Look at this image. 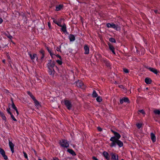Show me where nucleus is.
<instances>
[{
	"instance_id": "9b49d317",
	"label": "nucleus",
	"mask_w": 160,
	"mask_h": 160,
	"mask_svg": "<svg viewBox=\"0 0 160 160\" xmlns=\"http://www.w3.org/2000/svg\"><path fill=\"white\" fill-rule=\"evenodd\" d=\"M40 53V60L41 61H42L44 60L45 52L43 50H41L39 51Z\"/></svg>"
},
{
	"instance_id": "4be33fe9",
	"label": "nucleus",
	"mask_w": 160,
	"mask_h": 160,
	"mask_svg": "<svg viewBox=\"0 0 160 160\" xmlns=\"http://www.w3.org/2000/svg\"><path fill=\"white\" fill-rule=\"evenodd\" d=\"M63 7V5L62 4H60L58 5H56L55 7V10L58 11L62 9Z\"/></svg>"
},
{
	"instance_id": "f8f14e48",
	"label": "nucleus",
	"mask_w": 160,
	"mask_h": 160,
	"mask_svg": "<svg viewBox=\"0 0 160 160\" xmlns=\"http://www.w3.org/2000/svg\"><path fill=\"white\" fill-rule=\"evenodd\" d=\"M107 44L108 46L109 49L114 54H115L116 53L115 52V48L109 42H108Z\"/></svg>"
},
{
	"instance_id": "39448f33",
	"label": "nucleus",
	"mask_w": 160,
	"mask_h": 160,
	"mask_svg": "<svg viewBox=\"0 0 160 160\" xmlns=\"http://www.w3.org/2000/svg\"><path fill=\"white\" fill-rule=\"evenodd\" d=\"M59 144L63 148H67L69 146L68 141L65 139H62L60 140L59 142Z\"/></svg>"
},
{
	"instance_id": "58836bf2",
	"label": "nucleus",
	"mask_w": 160,
	"mask_h": 160,
	"mask_svg": "<svg viewBox=\"0 0 160 160\" xmlns=\"http://www.w3.org/2000/svg\"><path fill=\"white\" fill-rule=\"evenodd\" d=\"M61 48V46H59L57 47L56 48V50L58 51H59L61 52V51L60 50V48Z\"/></svg>"
},
{
	"instance_id": "0e129e2a",
	"label": "nucleus",
	"mask_w": 160,
	"mask_h": 160,
	"mask_svg": "<svg viewBox=\"0 0 160 160\" xmlns=\"http://www.w3.org/2000/svg\"><path fill=\"white\" fill-rule=\"evenodd\" d=\"M38 160H42V159H39ZM44 160H47L45 158V159H44Z\"/></svg>"
},
{
	"instance_id": "4c0bfd02",
	"label": "nucleus",
	"mask_w": 160,
	"mask_h": 160,
	"mask_svg": "<svg viewBox=\"0 0 160 160\" xmlns=\"http://www.w3.org/2000/svg\"><path fill=\"white\" fill-rule=\"evenodd\" d=\"M124 102H127L128 103L130 102L129 101H120V102L121 104H122Z\"/></svg>"
},
{
	"instance_id": "603ef678",
	"label": "nucleus",
	"mask_w": 160,
	"mask_h": 160,
	"mask_svg": "<svg viewBox=\"0 0 160 160\" xmlns=\"http://www.w3.org/2000/svg\"><path fill=\"white\" fill-rule=\"evenodd\" d=\"M47 50H48V52L49 53V52H51V50L49 49L48 47H47Z\"/></svg>"
},
{
	"instance_id": "864d4df0",
	"label": "nucleus",
	"mask_w": 160,
	"mask_h": 160,
	"mask_svg": "<svg viewBox=\"0 0 160 160\" xmlns=\"http://www.w3.org/2000/svg\"><path fill=\"white\" fill-rule=\"evenodd\" d=\"M120 88H121L122 89L124 87L123 86V85H119L118 86Z\"/></svg>"
},
{
	"instance_id": "5701e85b",
	"label": "nucleus",
	"mask_w": 160,
	"mask_h": 160,
	"mask_svg": "<svg viewBox=\"0 0 160 160\" xmlns=\"http://www.w3.org/2000/svg\"><path fill=\"white\" fill-rule=\"evenodd\" d=\"M68 37L70 42L74 41L75 39V36L72 34H70L69 35Z\"/></svg>"
},
{
	"instance_id": "79ce46f5",
	"label": "nucleus",
	"mask_w": 160,
	"mask_h": 160,
	"mask_svg": "<svg viewBox=\"0 0 160 160\" xmlns=\"http://www.w3.org/2000/svg\"><path fill=\"white\" fill-rule=\"evenodd\" d=\"M51 18L53 20V22L56 24H57V23L58 22L54 18H53L52 17Z\"/></svg>"
},
{
	"instance_id": "c85d7f7f",
	"label": "nucleus",
	"mask_w": 160,
	"mask_h": 160,
	"mask_svg": "<svg viewBox=\"0 0 160 160\" xmlns=\"http://www.w3.org/2000/svg\"><path fill=\"white\" fill-rule=\"evenodd\" d=\"M109 40L110 42H112L115 43L116 42V40L115 39L112 38H110L109 39Z\"/></svg>"
},
{
	"instance_id": "6e6d98bb",
	"label": "nucleus",
	"mask_w": 160,
	"mask_h": 160,
	"mask_svg": "<svg viewBox=\"0 0 160 160\" xmlns=\"http://www.w3.org/2000/svg\"><path fill=\"white\" fill-rule=\"evenodd\" d=\"M135 48H136V51H137V52H139V50H138V48L137 47H136L135 46Z\"/></svg>"
},
{
	"instance_id": "052dcab7",
	"label": "nucleus",
	"mask_w": 160,
	"mask_h": 160,
	"mask_svg": "<svg viewBox=\"0 0 160 160\" xmlns=\"http://www.w3.org/2000/svg\"><path fill=\"white\" fill-rule=\"evenodd\" d=\"M124 90H126V89L124 87H123V88H122Z\"/></svg>"
},
{
	"instance_id": "e433bc0d",
	"label": "nucleus",
	"mask_w": 160,
	"mask_h": 160,
	"mask_svg": "<svg viewBox=\"0 0 160 160\" xmlns=\"http://www.w3.org/2000/svg\"><path fill=\"white\" fill-rule=\"evenodd\" d=\"M120 100H129V99L127 97H124L122 98H120Z\"/></svg>"
},
{
	"instance_id": "680f3d73",
	"label": "nucleus",
	"mask_w": 160,
	"mask_h": 160,
	"mask_svg": "<svg viewBox=\"0 0 160 160\" xmlns=\"http://www.w3.org/2000/svg\"><path fill=\"white\" fill-rule=\"evenodd\" d=\"M36 60H37V62H38V57H36Z\"/></svg>"
},
{
	"instance_id": "a211bd4d",
	"label": "nucleus",
	"mask_w": 160,
	"mask_h": 160,
	"mask_svg": "<svg viewBox=\"0 0 160 160\" xmlns=\"http://www.w3.org/2000/svg\"><path fill=\"white\" fill-rule=\"evenodd\" d=\"M102 155L106 160H110V156L107 152L104 151L102 153Z\"/></svg>"
},
{
	"instance_id": "bf43d9fd",
	"label": "nucleus",
	"mask_w": 160,
	"mask_h": 160,
	"mask_svg": "<svg viewBox=\"0 0 160 160\" xmlns=\"http://www.w3.org/2000/svg\"><path fill=\"white\" fill-rule=\"evenodd\" d=\"M55 67H56V69L58 71L59 70V68H58L57 67V66H55Z\"/></svg>"
},
{
	"instance_id": "a19ab883",
	"label": "nucleus",
	"mask_w": 160,
	"mask_h": 160,
	"mask_svg": "<svg viewBox=\"0 0 160 160\" xmlns=\"http://www.w3.org/2000/svg\"><path fill=\"white\" fill-rule=\"evenodd\" d=\"M6 36L9 39L11 40L12 38V37L11 35L9 34V35H6Z\"/></svg>"
},
{
	"instance_id": "5fc2aeb1",
	"label": "nucleus",
	"mask_w": 160,
	"mask_h": 160,
	"mask_svg": "<svg viewBox=\"0 0 160 160\" xmlns=\"http://www.w3.org/2000/svg\"><path fill=\"white\" fill-rule=\"evenodd\" d=\"M3 21V19L0 18V24H1Z\"/></svg>"
},
{
	"instance_id": "13d9d810",
	"label": "nucleus",
	"mask_w": 160,
	"mask_h": 160,
	"mask_svg": "<svg viewBox=\"0 0 160 160\" xmlns=\"http://www.w3.org/2000/svg\"><path fill=\"white\" fill-rule=\"evenodd\" d=\"M154 12L155 13H158V11L157 10H154Z\"/></svg>"
},
{
	"instance_id": "e2e57ef3",
	"label": "nucleus",
	"mask_w": 160,
	"mask_h": 160,
	"mask_svg": "<svg viewBox=\"0 0 160 160\" xmlns=\"http://www.w3.org/2000/svg\"><path fill=\"white\" fill-rule=\"evenodd\" d=\"M138 92H140L141 91V89L140 88H139L138 89Z\"/></svg>"
},
{
	"instance_id": "7c9ffc66",
	"label": "nucleus",
	"mask_w": 160,
	"mask_h": 160,
	"mask_svg": "<svg viewBox=\"0 0 160 160\" xmlns=\"http://www.w3.org/2000/svg\"><path fill=\"white\" fill-rule=\"evenodd\" d=\"M154 112L156 114L159 115L160 114V111L159 110L156 109L154 111Z\"/></svg>"
},
{
	"instance_id": "49530a36",
	"label": "nucleus",
	"mask_w": 160,
	"mask_h": 160,
	"mask_svg": "<svg viewBox=\"0 0 160 160\" xmlns=\"http://www.w3.org/2000/svg\"><path fill=\"white\" fill-rule=\"evenodd\" d=\"M55 55L57 58H59L60 60H62V57L60 55H59L58 54H57Z\"/></svg>"
},
{
	"instance_id": "f3484780",
	"label": "nucleus",
	"mask_w": 160,
	"mask_h": 160,
	"mask_svg": "<svg viewBox=\"0 0 160 160\" xmlns=\"http://www.w3.org/2000/svg\"><path fill=\"white\" fill-rule=\"evenodd\" d=\"M48 72L49 75L52 77H54L55 73L54 69H48Z\"/></svg>"
},
{
	"instance_id": "cd10ccee",
	"label": "nucleus",
	"mask_w": 160,
	"mask_h": 160,
	"mask_svg": "<svg viewBox=\"0 0 160 160\" xmlns=\"http://www.w3.org/2000/svg\"><path fill=\"white\" fill-rule=\"evenodd\" d=\"M0 114L2 119L4 120L5 122L7 121L6 118V116H5L4 114L2 112H0Z\"/></svg>"
},
{
	"instance_id": "4d7b16f0",
	"label": "nucleus",
	"mask_w": 160,
	"mask_h": 160,
	"mask_svg": "<svg viewBox=\"0 0 160 160\" xmlns=\"http://www.w3.org/2000/svg\"><path fill=\"white\" fill-rule=\"evenodd\" d=\"M15 110L16 111L17 115H18V114H19V112H18V111L17 108Z\"/></svg>"
},
{
	"instance_id": "412c9836",
	"label": "nucleus",
	"mask_w": 160,
	"mask_h": 160,
	"mask_svg": "<svg viewBox=\"0 0 160 160\" xmlns=\"http://www.w3.org/2000/svg\"><path fill=\"white\" fill-rule=\"evenodd\" d=\"M62 28L61 29V31L63 32L66 33H68V32L67 30V27L66 24L64 23L63 25L61 27Z\"/></svg>"
},
{
	"instance_id": "dca6fc26",
	"label": "nucleus",
	"mask_w": 160,
	"mask_h": 160,
	"mask_svg": "<svg viewBox=\"0 0 160 160\" xmlns=\"http://www.w3.org/2000/svg\"><path fill=\"white\" fill-rule=\"evenodd\" d=\"M0 153L2 155L5 160L8 159V157L5 155V153L4 150L0 148Z\"/></svg>"
},
{
	"instance_id": "774afa93",
	"label": "nucleus",
	"mask_w": 160,
	"mask_h": 160,
	"mask_svg": "<svg viewBox=\"0 0 160 160\" xmlns=\"http://www.w3.org/2000/svg\"><path fill=\"white\" fill-rule=\"evenodd\" d=\"M101 101H97L98 102H101Z\"/></svg>"
},
{
	"instance_id": "3c124183",
	"label": "nucleus",
	"mask_w": 160,
	"mask_h": 160,
	"mask_svg": "<svg viewBox=\"0 0 160 160\" xmlns=\"http://www.w3.org/2000/svg\"><path fill=\"white\" fill-rule=\"evenodd\" d=\"M63 20L62 18H61L59 19H58V22L59 23H61L62 21V20Z\"/></svg>"
},
{
	"instance_id": "72a5a7b5",
	"label": "nucleus",
	"mask_w": 160,
	"mask_h": 160,
	"mask_svg": "<svg viewBox=\"0 0 160 160\" xmlns=\"http://www.w3.org/2000/svg\"><path fill=\"white\" fill-rule=\"evenodd\" d=\"M10 115H11V118L13 121H17V120L15 118L14 116L12 113H11V114H10Z\"/></svg>"
},
{
	"instance_id": "f03ea898",
	"label": "nucleus",
	"mask_w": 160,
	"mask_h": 160,
	"mask_svg": "<svg viewBox=\"0 0 160 160\" xmlns=\"http://www.w3.org/2000/svg\"><path fill=\"white\" fill-rule=\"evenodd\" d=\"M107 27L108 28H112L114 29L117 31H118L120 30V28L118 25H116L113 23H108L106 24Z\"/></svg>"
},
{
	"instance_id": "2eb2a0df",
	"label": "nucleus",
	"mask_w": 160,
	"mask_h": 160,
	"mask_svg": "<svg viewBox=\"0 0 160 160\" xmlns=\"http://www.w3.org/2000/svg\"><path fill=\"white\" fill-rule=\"evenodd\" d=\"M9 146L10 148L11 151L13 153L14 152V145L12 141H11L9 139L8 140Z\"/></svg>"
},
{
	"instance_id": "69168bd1",
	"label": "nucleus",
	"mask_w": 160,
	"mask_h": 160,
	"mask_svg": "<svg viewBox=\"0 0 160 160\" xmlns=\"http://www.w3.org/2000/svg\"><path fill=\"white\" fill-rule=\"evenodd\" d=\"M11 42H12V43H13V44H15V43L13 42L12 40V39L11 40Z\"/></svg>"
},
{
	"instance_id": "f257e3e1",
	"label": "nucleus",
	"mask_w": 160,
	"mask_h": 160,
	"mask_svg": "<svg viewBox=\"0 0 160 160\" xmlns=\"http://www.w3.org/2000/svg\"><path fill=\"white\" fill-rule=\"evenodd\" d=\"M112 142L109 144L110 146L111 147H115L116 145H118L119 148H121L123 146V143L122 141L119 139L110 140Z\"/></svg>"
},
{
	"instance_id": "bb28decb",
	"label": "nucleus",
	"mask_w": 160,
	"mask_h": 160,
	"mask_svg": "<svg viewBox=\"0 0 160 160\" xmlns=\"http://www.w3.org/2000/svg\"><path fill=\"white\" fill-rule=\"evenodd\" d=\"M28 95L32 99V100H36L32 93L30 91L27 92Z\"/></svg>"
},
{
	"instance_id": "338daca9",
	"label": "nucleus",
	"mask_w": 160,
	"mask_h": 160,
	"mask_svg": "<svg viewBox=\"0 0 160 160\" xmlns=\"http://www.w3.org/2000/svg\"><path fill=\"white\" fill-rule=\"evenodd\" d=\"M2 62H3V63H5V60H2Z\"/></svg>"
},
{
	"instance_id": "09e8293b",
	"label": "nucleus",
	"mask_w": 160,
	"mask_h": 160,
	"mask_svg": "<svg viewBox=\"0 0 160 160\" xmlns=\"http://www.w3.org/2000/svg\"><path fill=\"white\" fill-rule=\"evenodd\" d=\"M61 23H59V22H58L57 23V25L59 26V27H61L62 26V25L61 24Z\"/></svg>"
},
{
	"instance_id": "393cba45",
	"label": "nucleus",
	"mask_w": 160,
	"mask_h": 160,
	"mask_svg": "<svg viewBox=\"0 0 160 160\" xmlns=\"http://www.w3.org/2000/svg\"><path fill=\"white\" fill-rule=\"evenodd\" d=\"M67 151L72 156H75L76 155L75 152L72 149H68L67 150Z\"/></svg>"
},
{
	"instance_id": "ddd939ff",
	"label": "nucleus",
	"mask_w": 160,
	"mask_h": 160,
	"mask_svg": "<svg viewBox=\"0 0 160 160\" xmlns=\"http://www.w3.org/2000/svg\"><path fill=\"white\" fill-rule=\"evenodd\" d=\"M111 156V159L112 160H119L118 156V154L113 152L110 153Z\"/></svg>"
},
{
	"instance_id": "2f4dec72",
	"label": "nucleus",
	"mask_w": 160,
	"mask_h": 160,
	"mask_svg": "<svg viewBox=\"0 0 160 160\" xmlns=\"http://www.w3.org/2000/svg\"><path fill=\"white\" fill-rule=\"evenodd\" d=\"M12 101V108L14 110L16 109H17V107H16L14 103L13 102V101Z\"/></svg>"
},
{
	"instance_id": "7ed1b4c3",
	"label": "nucleus",
	"mask_w": 160,
	"mask_h": 160,
	"mask_svg": "<svg viewBox=\"0 0 160 160\" xmlns=\"http://www.w3.org/2000/svg\"><path fill=\"white\" fill-rule=\"evenodd\" d=\"M56 62L54 61L50 60L48 61L47 64V67L48 69H54L53 68L55 67Z\"/></svg>"
},
{
	"instance_id": "6ab92c4d",
	"label": "nucleus",
	"mask_w": 160,
	"mask_h": 160,
	"mask_svg": "<svg viewBox=\"0 0 160 160\" xmlns=\"http://www.w3.org/2000/svg\"><path fill=\"white\" fill-rule=\"evenodd\" d=\"M33 101L34 105L37 109H39L42 106L41 102H39L38 101Z\"/></svg>"
},
{
	"instance_id": "ea45409f",
	"label": "nucleus",
	"mask_w": 160,
	"mask_h": 160,
	"mask_svg": "<svg viewBox=\"0 0 160 160\" xmlns=\"http://www.w3.org/2000/svg\"><path fill=\"white\" fill-rule=\"evenodd\" d=\"M7 112L9 114H11V113H12L10 111V108L7 109Z\"/></svg>"
},
{
	"instance_id": "0eeeda50",
	"label": "nucleus",
	"mask_w": 160,
	"mask_h": 160,
	"mask_svg": "<svg viewBox=\"0 0 160 160\" xmlns=\"http://www.w3.org/2000/svg\"><path fill=\"white\" fill-rule=\"evenodd\" d=\"M111 131L113 133L114 136L111 137L110 140L119 139L120 138L121 135L118 133L113 130H111Z\"/></svg>"
},
{
	"instance_id": "473e14b6",
	"label": "nucleus",
	"mask_w": 160,
	"mask_h": 160,
	"mask_svg": "<svg viewBox=\"0 0 160 160\" xmlns=\"http://www.w3.org/2000/svg\"><path fill=\"white\" fill-rule=\"evenodd\" d=\"M136 125L138 129H140L142 127V124L141 123H138L136 124Z\"/></svg>"
},
{
	"instance_id": "423d86ee",
	"label": "nucleus",
	"mask_w": 160,
	"mask_h": 160,
	"mask_svg": "<svg viewBox=\"0 0 160 160\" xmlns=\"http://www.w3.org/2000/svg\"><path fill=\"white\" fill-rule=\"evenodd\" d=\"M61 102L62 103H64L65 104L68 110H70L72 109V105L70 101H62Z\"/></svg>"
},
{
	"instance_id": "b1692460",
	"label": "nucleus",
	"mask_w": 160,
	"mask_h": 160,
	"mask_svg": "<svg viewBox=\"0 0 160 160\" xmlns=\"http://www.w3.org/2000/svg\"><path fill=\"white\" fill-rule=\"evenodd\" d=\"M150 136L151 137V138L152 142H155V141H156V138L154 134L152 132L150 134Z\"/></svg>"
},
{
	"instance_id": "de8ad7c7",
	"label": "nucleus",
	"mask_w": 160,
	"mask_h": 160,
	"mask_svg": "<svg viewBox=\"0 0 160 160\" xmlns=\"http://www.w3.org/2000/svg\"><path fill=\"white\" fill-rule=\"evenodd\" d=\"M97 129L98 130L99 132H101L102 130V129L99 127H98L97 128Z\"/></svg>"
},
{
	"instance_id": "a18cd8bd",
	"label": "nucleus",
	"mask_w": 160,
	"mask_h": 160,
	"mask_svg": "<svg viewBox=\"0 0 160 160\" xmlns=\"http://www.w3.org/2000/svg\"><path fill=\"white\" fill-rule=\"evenodd\" d=\"M48 26L49 27V28L50 29L51 28V24L50 22H48Z\"/></svg>"
},
{
	"instance_id": "37998d69",
	"label": "nucleus",
	"mask_w": 160,
	"mask_h": 160,
	"mask_svg": "<svg viewBox=\"0 0 160 160\" xmlns=\"http://www.w3.org/2000/svg\"><path fill=\"white\" fill-rule=\"evenodd\" d=\"M139 112L140 113H142L143 114H145V112L143 109L139 110Z\"/></svg>"
},
{
	"instance_id": "a878e982",
	"label": "nucleus",
	"mask_w": 160,
	"mask_h": 160,
	"mask_svg": "<svg viewBox=\"0 0 160 160\" xmlns=\"http://www.w3.org/2000/svg\"><path fill=\"white\" fill-rule=\"evenodd\" d=\"M152 82L151 79L149 78H146L145 79V82L147 84H150Z\"/></svg>"
},
{
	"instance_id": "4468645a",
	"label": "nucleus",
	"mask_w": 160,
	"mask_h": 160,
	"mask_svg": "<svg viewBox=\"0 0 160 160\" xmlns=\"http://www.w3.org/2000/svg\"><path fill=\"white\" fill-rule=\"evenodd\" d=\"M84 54H88L89 53V48L87 44H85L84 45Z\"/></svg>"
},
{
	"instance_id": "c9c22d12",
	"label": "nucleus",
	"mask_w": 160,
	"mask_h": 160,
	"mask_svg": "<svg viewBox=\"0 0 160 160\" xmlns=\"http://www.w3.org/2000/svg\"><path fill=\"white\" fill-rule=\"evenodd\" d=\"M56 62L60 65H62V62L61 60H56Z\"/></svg>"
},
{
	"instance_id": "9d476101",
	"label": "nucleus",
	"mask_w": 160,
	"mask_h": 160,
	"mask_svg": "<svg viewBox=\"0 0 160 160\" xmlns=\"http://www.w3.org/2000/svg\"><path fill=\"white\" fill-rule=\"evenodd\" d=\"M92 96L93 98H97L96 100H102V97L100 96H98V94L95 90L93 91Z\"/></svg>"
},
{
	"instance_id": "20e7f679",
	"label": "nucleus",
	"mask_w": 160,
	"mask_h": 160,
	"mask_svg": "<svg viewBox=\"0 0 160 160\" xmlns=\"http://www.w3.org/2000/svg\"><path fill=\"white\" fill-rule=\"evenodd\" d=\"M100 60L101 62H102V63H103L104 64H105V65L108 68H111V64L110 63L108 59L106 58H101Z\"/></svg>"
},
{
	"instance_id": "1a4fd4ad",
	"label": "nucleus",
	"mask_w": 160,
	"mask_h": 160,
	"mask_svg": "<svg viewBox=\"0 0 160 160\" xmlns=\"http://www.w3.org/2000/svg\"><path fill=\"white\" fill-rule=\"evenodd\" d=\"M146 68L148 69L150 71L153 72L154 73L156 74V75H157L158 72H159V71H158L157 70L155 69V68L151 67H149L148 66L146 67Z\"/></svg>"
},
{
	"instance_id": "c756f323",
	"label": "nucleus",
	"mask_w": 160,
	"mask_h": 160,
	"mask_svg": "<svg viewBox=\"0 0 160 160\" xmlns=\"http://www.w3.org/2000/svg\"><path fill=\"white\" fill-rule=\"evenodd\" d=\"M123 72L125 73H128L129 72V70L126 68H123Z\"/></svg>"
},
{
	"instance_id": "f704fd0d",
	"label": "nucleus",
	"mask_w": 160,
	"mask_h": 160,
	"mask_svg": "<svg viewBox=\"0 0 160 160\" xmlns=\"http://www.w3.org/2000/svg\"><path fill=\"white\" fill-rule=\"evenodd\" d=\"M23 153L24 154V156L25 158L26 159H27L28 160V155L24 151L23 152Z\"/></svg>"
},
{
	"instance_id": "aec40b11",
	"label": "nucleus",
	"mask_w": 160,
	"mask_h": 160,
	"mask_svg": "<svg viewBox=\"0 0 160 160\" xmlns=\"http://www.w3.org/2000/svg\"><path fill=\"white\" fill-rule=\"evenodd\" d=\"M28 54L30 57L31 59L32 60H34L36 57H38V55L36 53H34L32 55L30 52H28Z\"/></svg>"
},
{
	"instance_id": "c03bdc74",
	"label": "nucleus",
	"mask_w": 160,
	"mask_h": 160,
	"mask_svg": "<svg viewBox=\"0 0 160 160\" xmlns=\"http://www.w3.org/2000/svg\"><path fill=\"white\" fill-rule=\"evenodd\" d=\"M49 54L50 55V56L51 57L53 58V55H55V54L53 53L52 52H49Z\"/></svg>"
},
{
	"instance_id": "6e6552de",
	"label": "nucleus",
	"mask_w": 160,
	"mask_h": 160,
	"mask_svg": "<svg viewBox=\"0 0 160 160\" xmlns=\"http://www.w3.org/2000/svg\"><path fill=\"white\" fill-rule=\"evenodd\" d=\"M75 83L78 87L82 89L85 88V86L84 85L83 82L81 80H78L77 81H76Z\"/></svg>"
},
{
	"instance_id": "8fccbe9b",
	"label": "nucleus",
	"mask_w": 160,
	"mask_h": 160,
	"mask_svg": "<svg viewBox=\"0 0 160 160\" xmlns=\"http://www.w3.org/2000/svg\"><path fill=\"white\" fill-rule=\"evenodd\" d=\"M92 158L93 160H98V158H97L95 156H93Z\"/></svg>"
}]
</instances>
